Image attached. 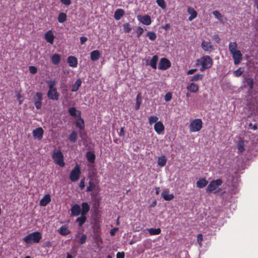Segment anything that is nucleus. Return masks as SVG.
I'll return each instance as SVG.
<instances>
[{"mask_svg": "<svg viewBox=\"0 0 258 258\" xmlns=\"http://www.w3.org/2000/svg\"><path fill=\"white\" fill-rule=\"evenodd\" d=\"M76 126L79 128L80 130H83L85 128L84 120L80 116L76 121Z\"/></svg>", "mask_w": 258, "mask_h": 258, "instance_id": "28", "label": "nucleus"}, {"mask_svg": "<svg viewBox=\"0 0 258 258\" xmlns=\"http://www.w3.org/2000/svg\"><path fill=\"white\" fill-rule=\"evenodd\" d=\"M43 99L42 94L40 92H37L33 100L34 101H42Z\"/></svg>", "mask_w": 258, "mask_h": 258, "instance_id": "43", "label": "nucleus"}, {"mask_svg": "<svg viewBox=\"0 0 258 258\" xmlns=\"http://www.w3.org/2000/svg\"><path fill=\"white\" fill-rule=\"evenodd\" d=\"M138 20L143 24L149 25L151 23V19L149 16L146 15L142 17H138Z\"/></svg>", "mask_w": 258, "mask_h": 258, "instance_id": "16", "label": "nucleus"}, {"mask_svg": "<svg viewBox=\"0 0 258 258\" xmlns=\"http://www.w3.org/2000/svg\"><path fill=\"white\" fill-rule=\"evenodd\" d=\"M29 70L30 72L32 74H35L37 72V68L34 66L29 67Z\"/></svg>", "mask_w": 258, "mask_h": 258, "instance_id": "52", "label": "nucleus"}, {"mask_svg": "<svg viewBox=\"0 0 258 258\" xmlns=\"http://www.w3.org/2000/svg\"><path fill=\"white\" fill-rule=\"evenodd\" d=\"M187 89L191 93H196L199 90V86L192 82L187 86Z\"/></svg>", "mask_w": 258, "mask_h": 258, "instance_id": "24", "label": "nucleus"}, {"mask_svg": "<svg viewBox=\"0 0 258 258\" xmlns=\"http://www.w3.org/2000/svg\"><path fill=\"white\" fill-rule=\"evenodd\" d=\"M118 228H114L112 229L110 231V233L111 236H114L115 234V233L118 231Z\"/></svg>", "mask_w": 258, "mask_h": 258, "instance_id": "60", "label": "nucleus"}, {"mask_svg": "<svg viewBox=\"0 0 258 258\" xmlns=\"http://www.w3.org/2000/svg\"><path fill=\"white\" fill-rule=\"evenodd\" d=\"M88 39L87 37H80V42H81V44H84L87 41Z\"/></svg>", "mask_w": 258, "mask_h": 258, "instance_id": "61", "label": "nucleus"}, {"mask_svg": "<svg viewBox=\"0 0 258 258\" xmlns=\"http://www.w3.org/2000/svg\"><path fill=\"white\" fill-rule=\"evenodd\" d=\"M187 12L190 15L188 19L189 21H191L197 16V12L192 7H188L187 8Z\"/></svg>", "mask_w": 258, "mask_h": 258, "instance_id": "19", "label": "nucleus"}, {"mask_svg": "<svg viewBox=\"0 0 258 258\" xmlns=\"http://www.w3.org/2000/svg\"><path fill=\"white\" fill-rule=\"evenodd\" d=\"M54 36L51 31H48L45 34V39L46 41L51 44H52L54 41Z\"/></svg>", "mask_w": 258, "mask_h": 258, "instance_id": "18", "label": "nucleus"}, {"mask_svg": "<svg viewBox=\"0 0 258 258\" xmlns=\"http://www.w3.org/2000/svg\"><path fill=\"white\" fill-rule=\"evenodd\" d=\"M171 62L166 58H162L159 63L158 69L160 70H166L170 68Z\"/></svg>", "mask_w": 258, "mask_h": 258, "instance_id": "7", "label": "nucleus"}, {"mask_svg": "<svg viewBox=\"0 0 258 258\" xmlns=\"http://www.w3.org/2000/svg\"><path fill=\"white\" fill-rule=\"evenodd\" d=\"M154 130L155 132L158 134H162L164 130V126L161 121L157 122L154 125Z\"/></svg>", "mask_w": 258, "mask_h": 258, "instance_id": "14", "label": "nucleus"}, {"mask_svg": "<svg viewBox=\"0 0 258 258\" xmlns=\"http://www.w3.org/2000/svg\"><path fill=\"white\" fill-rule=\"evenodd\" d=\"M85 178H82L80 182L79 186L81 189H83L85 187Z\"/></svg>", "mask_w": 258, "mask_h": 258, "instance_id": "56", "label": "nucleus"}, {"mask_svg": "<svg viewBox=\"0 0 258 258\" xmlns=\"http://www.w3.org/2000/svg\"><path fill=\"white\" fill-rule=\"evenodd\" d=\"M149 123L150 124H153V123H156L158 122V117L156 116H151L149 117Z\"/></svg>", "mask_w": 258, "mask_h": 258, "instance_id": "45", "label": "nucleus"}, {"mask_svg": "<svg viewBox=\"0 0 258 258\" xmlns=\"http://www.w3.org/2000/svg\"><path fill=\"white\" fill-rule=\"evenodd\" d=\"M198 242L200 246L201 247L202 245V242L203 240V235L201 234H199L197 236Z\"/></svg>", "mask_w": 258, "mask_h": 258, "instance_id": "51", "label": "nucleus"}, {"mask_svg": "<svg viewBox=\"0 0 258 258\" xmlns=\"http://www.w3.org/2000/svg\"><path fill=\"white\" fill-rule=\"evenodd\" d=\"M158 5L162 9L164 10L166 8V5L164 0H156Z\"/></svg>", "mask_w": 258, "mask_h": 258, "instance_id": "46", "label": "nucleus"}, {"mask_svg": "<svg viewBox=\"0 0 258 258\" xmlns=\"http://www.w3.org/2000/svg\"><path fill=\"white\" fill-rule=\"evenodd\" d=\"M223 182L221 179H217L210 182L207 188V192L210 193L216 190L217 188L222 185Z\"/></svg>", "mask_w": 258, "mask_h": 258, "instance_id": "5", "label": "nucleus"}, {"mask_svg": "<svg viewBox=\"0 0 258 258\" xmlns=\"http://www.w3.org/2000/svg\"><path fill=\"white\" fill-rule=\"evenodd\" d=\"M139 96V95H138V96H137V101L136 105L135 106L136 110H138L139 109L140 106V104H141V103L140 102H139V101H138Z\"/></svg>", "mask_w": 258, "mask_h": 258, "instance_id": "64", "label": "nucleus"}, {"mask_svg": "<svg viewBox=\"0 0 258 258\" xmlns=\"http://www.w3.org/2000/svg\"><path fill=\"white\" fill-rule=\"evenodd\" d=\"M86 217L85 215L82 216L77 218L76 222L78 223L79 226H82V225L86 222Z\"/></svg>", "mask_w": 258, "mask_h": 258, "instance_id": "38", "label": "nucleus"}, {"mask_svg": "<svg viewBox=\"0 0 258 258\" xmlns=\"http://www.w3.org/2000/svg\"><path fill=\"white\" fill-rule=\"evenodd\" d=\"M65 5L69 6L71 4V0H60Z\"/></svg>", "mask_w": 258, "mask_h": 258, "instance_id": "62", "label": "nucleus"}, {"mask_svg": "<svg viewBox=\"0 0 258 258\" xmlns=\"http://www.w3.org/2000/svg\"><path fill=\"white\" fill-rule=\"evenodd\" d=\"M124 253L123 252H118L116 254V258H124Z\"/></svg>", "mask_w": 258, "mask_h": 258, "instance_id": "59", "label": "nucleus"}, {"mask_svg": "<svg viewBox=\"0 0 258 258\" xmlns=\"http://www.w3.org/2000/svg\"><path fill=\"white\" fill-rule=\"evenodd\" d=\"M47 96L51 100L57 101L59 98V93L56 89H48Z\"/></svg>", "mask_w": 258, "mask_h": 258, "instance_id": "10", "label": "nucleus"}, {"mask_svg": "<svg viewBox=\"0 0 258 258\" xmlns=\"http://www.w3.org/2000/svg\"><path fill=\"white\" fill-rule=\"evenodd\" d=\"M161 197L166 201H171L174 198L173 194H169V190H165L161 194Z\"/></svg>", "mask_w": 258, "mask_h": 258, "instance_id": "23", "label": "nucleus"}, {"mask_svg": "<svg viewBox=\"0 0 258 258\" xmlns=\"http://www.w3.org/2000/svg\"><path fill=\"white\" fill-rule=\"evenodd\" d=\"M203 122L201 119L197 118L194 119L189 124V131L191 132H199L202 127Z\"/></svg>", "mask_w": 258, "mask_h": 258, "instance_id": "3", "label": "nucleus"}, {"mask_svg": "<svg viewBox=\"0 0 258 258\" xmlns=\"http://www.w3.org/2000/svg\"><path fill=\"white\" fill-rule=\"evenodd\" d=\"M41 238V233L36 231L28 234L23 239L27 245H31L33 243H39Z\"/></svg>", "mask_w": 258, "mask_h": 258, "instance_id": "1", "label": "nucleus"}, {"mask_svg": "<svg viewBox=\"0 0 258 258\" xmlns=\"http://www.w3.org/2000/svg\"><path fill=\"white\" fill-rule=\"evenodd\" d=\"M243 72V70L241 68H238L237 70L234 72V75L235 77H238L240 76Z\"/></svg>", "mask_w": 258, "mask_h": 258, "instance_id": "47", "label": "nucleus"}, {"mask_svg": "<svg viewBox=\"0 0 258 258\" xmlns=\"http://www.w3.org/2000/svg\"><path fill=\"white\" fill-rule=\"evenodd\" d=\"M52 158L56 164L61 167L64 166L63 155L60 150L54 149L52 152Z\"/></svg>", "mask_w": 258, "mask_h": 258, "instance_id": "2", "label": "nucleus"}, {"mask_svg": "<svg viewBox=\"0 0 258 258\" xmlns=\"http://www.w3.org/2000/svg\"><path fill=\"white\" fill-rule=\"evenodd\" d=\"M213 14L217 19L221 22H223V16L219 11H215L213 12Z\"/></svg>", "mask_w": 258, "mask_h": 258, "instance_id": "42", "label": "nucleus"}, {"mask_svg": "<svg viewBox=\"0 0 258 258\" xmlns=\"http://www.w3.org/2000/svg\"><path fill=\"white\" fill-rule=\"evenodd\" d=\"M71 214L74 216H78L81 215V209L80 205L75 204L71 207Z\"/></svg>", "mask_w": 258, "mask_h": 258, "instance_id": "12", "label": "nucleus"}, {"mask_svg": "<svg viewBox=\"0 0 258 258\" xmlns=\"http://www.w3.org/2000/svg\"><path fill=\"white\" fill-rule=\"evenodd\" d=\"M158 56L155 55L150 60H146V64L150 66L154 69H156L157 68V62L158 60Z\"/></svg>", "mask_w": 258, "mask_h": 258, "instance_id": "13", "label": "nucleus"}, {"mask_svg": "<svg viewBox=\"0 0 258 258\" xmlns=\"http://www.w3.org/2000/svg\"><path fill=\"white\" fill-rule=\"evenodd\" d=\"M67 20V15L66 13L61 12L60 13L58 16V21L60 23H62L64 22Z\"/></svg>", "mask_w": 258, "mask_h": 258, "instance_id": "39", "label": "nucleus"}, {"mask_svg": "<svg viewBox=\"0 0 258 258\" xmlns=\"http://www.w3.org/2000/svg\"><path fill=\"white\" fill-rule=\"evenodd\" d=\"M44 131L42 127H39L32 132L33 137L35 139L41 140L43 138Z\"/></svg>", "mask_w": 258, "mask_h": 258, "instance_id": "9", "label": "nucleus"}, {"mask_svg": "<svg viewBox=\"0 0 258 258\" xmlns=\"http://www.w3.org/2000/svg\"><path fill=\"white\" fill-rule=\"evenodd\" d=\"M42 101H34V104L37 109H39L41 107Z\"/></svg>", "mask_w": 258, "mask_h": 258, "instance_id": "57", "label": "nucleus"}, {"mask_svg": "<svg viewBox=\"0 0 258 258\" xmlns=\"http://www.w3.org/2000/svg\"><path fill=\"white\" fill-rule=\"evenodd\" d=\"M144 29L141 27H138L137 29V36L139 38L141 35L143 33Z\"/></svg>", "mask_w": 258, "mask_h": 258, "instance_id": "50", "label": "nucleus"}, {"mask_svg": "<svg viewBox=\"0 0 258 258\" xmlns=\"http://www.w3.org/2000/svg\"><path fill=\"white\" fill-rule=\"evenodd\" d=\"M248 127L249 128L256 130L257 128V124H252V123H249L248 124Z\"/></svg>", "mask_w": 258, "mask_h": 258, "instance_id": "55", "label": "nucleus"}, {"mask_svg": "<svg viewBox=\"0 0 258 258\" xmlns=\"http://www.w3.org/2000/svg\"><path fill=\"white\" fill-rule=\"evenodd\" d=\"M47 84L49 89H56L55 86L57 84V81L56 80H49L47 82Z\"/></svg>", "mask_w": 258, "mask_h": 258, "instance_id": "41", "label": "nucleus"}, {"mask_svg": "<svg viewBox=\"0 0 258 258\" xmlns=\"http://www.w3.org/2000/svg\"><path fill=\"white\" fill-rule=\"evenodd\" d=\"M81 173L80 167L78 164H77L70 172V179L72 182L78 180Z\"/></svg>", "mask_w": 258, "mask_h": 258, "instance_id": "4", "label": "nucleus"}, {"mask_svg": "<svg viewBox=\"0 0 258 258\" xmlns=\"http://www.w3.org/2000/svg\"><path fill=\"white\" fill-rule=\"evenodd\" d=\"M213 39L217 43H219L220 42V38L218 34H214L212 36Z\"/></svg>", "mask_w": 258, "mask_h": 258, "instance_id": "53", "label": "nucleus"}, {"mask_svg": "<svg viewBox=\"0 0 258 258\" xmlns=\"http://www.w3.org/2000/svg\"><path fill=\"white\" fill-rule=\"evenodd\" d=\"M228 47L231 54L238 50H237V44L235 42H230Z\"/></svg>", "mask_w": 258, "mask_h": 258, "instance_id": "30", "label": "nucleus"}, {"mask_svg": "<svg viewBox=\"0 0 258 258\" xmlns=\"http://www.w3.org/2000/svg\"><path fill=\"white\" fill-rule=\"evenodd\" d=\"M82 84L81 79H79L76 80L75 84L73 85L71 91L72 92H76L78 90Z\"/></svg>", "mask_w": 258, "mask_h": 258, "instance_id": "31", "label": "nucleus"}, {"mask_svg": "<svg viewBox=\"0 0 258 258\" xmlns=\"http://www.w3.org/2000/svg\"><path fill=\"white\" fill-rule=\"evenodd\" d=\"M86 239H87V236L85 234H82L81 237L79 240V241L80 244H83L86 242Z\"/></svg>", "mask_w": 258, "mask_h": 258, "instance_id": "49", "label": "nucleus"}, {"mask_svg": "<svg viewBox=\"0 0 258 258\" xmlns=\"http://www.w3.org/2000/svg\"><path fill=\"white\" fill-rule=\"evenodd\" d=\"M77 138L78 133L75 131H73L69 136V140L72 143H75L77 142Z\"/></svg>", "mask_w": 258, "mask_h": 258, "instance_id": "33", "label": "nucleus"}, {"mask_svg": "<svg viewBox=\"0 0 258 258\" xmlns=\"http://www.w3.org/2000/svg\"><path fill=\"white\" fill-rule=\"evenodd\" d=\"M89 185L87 187V191H91L95 189L96 185L92 181H90L88 183Z\"/></svg>", "mask_w": 258, "mask_h": 258, "instance_id": "40", "label": "nucleus"}, {"mask_svg": "<svg viewBox=\"0 0 258 258\" xmlns=\"http://www.w3.org/2000/svg\"><path fill=\"white\" fill-rule=\"evenodd\" d=\"M123 30L124 32L128 33L131 30L132 28L129 23H126L123 25Z\"/></svg>", "mask_w": 258, "mask_h": 258, "instance_id": "48", "label": "nucleus"}, {"mask_svg": "<svg viewBox=\"0 0 258 258\" xmlns=\"http://www.w3.org/2000/svg\"><path fill=\"white\" fill-rule=\"evenodd\" d=\"M60 59L61 56L58 53H54L52 55L51 57V62L54 65L58 64L59 63Z\"/></svg>", "mask_w": 258, "mask_h": 258, "instance_id": "21", "label": "nucleus"}, {"mask_svg": "<svg viewBox=\"0 0 258 258\" xmlns=\"http://www.w3.org/2000/svg\"><path fill=\"white\" fill-rule=\"evenodd\" d=\"M197 71V69H191L187 71V75H191L193 74L195 72H196Z\"/></svg>", "mask_w": 258, "mask_h": 258, "instance_id": "63", "label": "nucleus"}, {"mask_svg": "<svg viewBox=\"0 0 258 258\" xmlns=\"http://www.w3.org/2000/svg\"><path fill=\"white\" fill-rule=\"evenodd\" d=\"M234 59L235 64H239L242 59V54L240 50H238L231 54Z\"/></svg>", "mask_w": 258, "mask_h": 258, "instance_id": "11", "label": "nucleus"}, {"mask_svg": "<svg viewBox=\"0 0 258 258\" xmlns=\"http://www.w3.org/2000/svg\"><path fill=\"white\" fill-rule=\"evenodd\" d=\"M203 49L207 52H211L214 49V47L210 41L203 40L201 44Z\"/></svg>", "mask_w": 258, "mask_h": 258, "instance_id": "8", "label": "nucleus"}, {"mask_svg": "<svg viewBox=\"0 0 258 258\" xmlns=\"http://www.w3.org/2000/svg\"><path fill=\"white\" fill-rule=\"evenodd\" d=\"M124 14V12L122 9H117L114 12V17L115 19L116 20H120V18L123 16Z\"/></svg>", "mask_w": 258, "mask_h": 258, "instance_id": "27", "label": "nucleus"}, {"mask_svg": "<svg viewBox=\"0 0 258 258\" xmlns=\"http://www.w3.org/2000/svg\"><path fill=\"white\" fill-rule=\"evenodd\" d=\"M167 162V159L165 156H162L158 158V164L161 167L164 166Z\"/></svg>", "mask_w": 258, "mask_h": 258, "instance_id": "34", "label": "nucleus"}, {"mask_svg": "<svg viewBox=\"0 0 258 258\" xmlns=\"http://www.w3.org/2000/svg\"><path fill=\"white\" fill-rule=\"evenodd\" d=\"M50 201V196L48 194H47L45 195L40 201L39 204L41 206H46Z\"/></svg>", "mask_w": 258, "mask_h": 258, "instance_id": "20", "label": "nucleus"}, {"mask_svg": "<svg viewBox=\"0 0 258 258\" xmlns=\"http://www.w3.org/2000/svg\"><path fill=\"white\" fill-rule=\"evenodd\" d=\"M198 62L202 66H206L208 69L210 68L213 64L212 59L209 55L203 56L200 59L198 60Z\"/></svg>", "mask_w": 258, "mask_h": 258, "instance_id": "6", "label": "nucleus"}, {"mask_svg": "<svg viewBox=\"0 0 258 258\" xmlns=\"http://www.w3.org/2000/svg\"><path fill=\"white\" fill-rule=\"evenodd\" d=\"M90 210V206L86 202H83L82 204L81 215H86Z\"/></svg>", "mask_w": 258, "mask_h": 258, "instance_id": "22", "label": "nucleus"}, {"mask_svg": "<svg viewBox=\"0 0 258 258\" xmlns=\"http://www.w3.org/2000/svg\"><path fill=\"white\" fill-rule=\"evenodd\" d=\"M204 77V75L203 74H197L192 77H190L189 78V81L191 82H196L199 80H202Z\"/></svg>", "mask_w": 258, "mask_h": 258, "instance_id": "35", "label": "nucleus"}, {"mask_svg": "<svg viewBox=\"0 0 258 258\" xmlns=\"http://www.w3.org/2000/svg\"><path fill=\"white\" fill-rule=\"evenodd\" d=\"M86 157L89 162L90 163H93L95 159V156L94 154L91 152H88L86 154Z\"/></svg>", "mask_w": 258, "mask_h": 258, "instance_id": "37", "label": "nucleus"}, {"mask_svg": "<svg viewBox=\"0 0 258 258\" xmlns=\"http://www.w3.org/2000/svg\"><path fill=\"white\" fill-rule=\"evenodd\" d=\"M147 36L152 41L155 40L157 37L156 33L153 32H148Z\"/></svg>", "mask_w": 258, "mask_h": 258, "instance_id": "44", "label": "nucleus"}, {"mask_svg": "<svg viewBox=\"0 0 258 258\" xmlns=\"http://www.w3.org/2000/svg\"><path fill=\"white\" fill-rule=\"evenodd\" d=\"M100 56V53L99 50H93L91 52L90 57L92 61H96L98 60Z\"/></svg>", "mask_w": 258, "mask_h": 258, "instance_id": "26", "label": "nucleus"}, {"mask_svg": "<svg viewBox=\"0 0 258 258\" xmlns=\"http://www.w3.org/2000/svg\"><path fill=\"white\" fill-rule=\"evenodd\" d=\"M57 232L62 236H66L71 233V230L66 225L61 226L58 230Z\"/></svg>", "mask_w": 258, "mask_h": 258, "instance_id": "15", "label": "nucleus"}, {"mask_svg": "<svg viewBox=\"0 0 258 258\" xmlns=\"http://www.w3.org/2000/svg\"><path fill=\"white\" fill-rule=\"evenodd\" d=\"M208 183V181L205 178H202L197 181V186L200 188H203L207 185Z\"/></svg>", "mask_w": 258, "mask_h": 258, "instance_id": "29", "label": "nucleus"}, {"mask_svg": "<svg viewBox=\"0 0 258 258\" xmlns=\"http://www.w3.org/2000/svg\"><path fill=\"white\" fill-rule=\"evenodd\" d=\"M69 65L73 68H76L77 67L78 60L76 57L73 56H69L67 59Z\"/></svg>", "mask_w": 258, "mask_h": 258, "instance_id": "17", "label": "nucleus"}, {"mask_svg": "<svg viewBox=\"0 0 258 258\" xmlns=\"http://www.w3.org/2000/svg\"><path fill=\"white\" fill-rule=\"evenodd\" d=\"M149 234L151 235H158L161 233L160 228H150L148 229Z\"/></svg>", "mask_w": 258, "mask_h": 258, "instance_id": "36", "label": "nucleus"}, {"mask_svg": "<svg viewBox=\"0 0 258 258\" xmlns=\"http://www.w3.org/2000/svg\"><path fill=\"white\" fill-rule=\"evenodd\" d=\"M78 113V117L81 116V112L77 111L75 107H72L69 109V113L73 117H77V113Z\"/></svg>", "mask_w": 258, "mask_h": 258, "instance_id": "32", "label": "nucleus"}, {"mask_svg": "<svg viewBox=\"0 0 258 258\" xmlns=\"http://www.w3.org/2000/svg\"><path fill=\"white\" fill-rule=\"evenodd\" d=\"M171 98H172V95H171V93H167L166 94V95L165 96V100L166 101H170Z\"/></svg>", "mask_w": 258, "mask_h": 258, "instance_id": "54", "label": "nucleus"}, {"mask_svg": "<svg viewBox=\"0 0 258 258\" xmlns=\"http://www.w3.org/2000/svg\"><path fill=\"white\" fill-rule=\"evenodd\" d=\"M247 84L251 89L253 88V80L252 79H248L247 81Z\"/></svg>", "mask_w": 258, "mask_h": 258, "instance_id": "58", "label": "nucleus"}, {"mask_svg": "<svg viewBox=\"0 0 258 258\" xmlns=\"http://www.w3.org/2000/svg\"><path fill=\"white\" fill-rule=\"evenodd\" d=\"M246 142L242 140H240L238 141L237 144V148L238 152L240 153H242L245 150V146L246 145Z\"/></svg>", "mask_w": 258, "mask_h": 258, "instance_id": "25", "label": "nucleus"}]
</instances>
